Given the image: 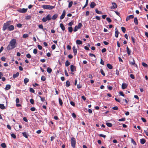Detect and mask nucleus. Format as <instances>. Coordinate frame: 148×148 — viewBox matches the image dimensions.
Segmentation results:
<instances>
[{
  "mask_svg": "<svg viewBox=\"0 0 148 148\" xmlns=\"http://www.w3.org/2000/svg\"><path fill=\"white\" fill-rule=\"evenodd\" d=\"M11 24V21H10L7 22L5 23H4L3 24L2 28L3 30L5 31L7 29L9 31L13 30L14 29V26L12 25H10Z\"/></svg>",
  "mask_w": 148,
  "mask_h": 148,
  "instance_id": "1",
  "label": "nucleus"
},
{
  "mask_svg": "<svg viewBox=\"0 0 148 148\" xmlns=\"http://www.w3.org/2000/svg\"><path fill=\"white\" fill-rule=\"evenodd\" d=\"M16 40L15 39H12L9 42V44L7 47V49L8 50H10L16 47Z\"/></svg>",
  "mask_w": 148,
  "mask_h": 148,
  "instance_id": "2",
  "label": "nucleus"
},
{
  "mask_svg": "<svg viewBox=\"0 0 148 148\" xmlns=\"http://www.w3.org/2000/svg\"><path fill=\"white\" fill-rule=\"evenodd\" d=\"M42 7L43 9L49 10H51L54 8V6H52L50 5H43Z\"/></svg>",
  "mask_w": 148,
  "mask_h": 148,
  "instance_id": "3",
  "label": "nucleus"
},
{
  "mask_svg": "<svg viewBox=\"0 0 148 148\" xmlns=\"http://www.w3.org/2000/svg\"><path fill=\"white\" fill-rule=\"evenodd\" d=\"M71 146L73 148H75L76 144V140L74 137H72L71 139Z\"/></svg>",
  "mask_w": 148,
  "mask_h": 148,
  "instance_id": "4",
  "label": "nucleus"
},
{
  "mask_svg": "<svg viewBox=\"0 0 148 148\" xmlns=\"http://www.w3.org/2000/svg\"><path fill=\"white\" fill-rule=\"evenodd\" d=\"M27 9L22 8L19 9L18 10V11L20 13H25L27 12Z\"/></svg>",
  "mask_w": 148,
  "mask_h": 148,
  "instance_id": "5",
  "label": "nucleus"
},
{
  "mask_svg": "<svg viewBox=\"0 0 148 148\" xmlns=\"http://www.w3.org/2000/svg\"><path fill=\"white\" fill-rule=\"evenodd\" d=\"M112 6L111 7V9H115L117 8V5L114 2L112 3Z\"/></svg>",
  "mask_w": 148,
  "mask_h": 148,
  "instance_id": "6",
  "label": "nucleus"
},
{
  "mask_svg": "<svg viewBox=\"0 0 148 148\" xmlns=\"http://www.w3.org/2000/svg\"><path fill=\"white\" fill-rule=\"evenodd\" d=\"M66 14V11L65 10H64L63 11L62 13V14L61 16L60 17V19L62 20L64 18Z\"/></svg>",
  "mask_w": 148,
  "mask_h": 148,
  "instance_id": "7",
  "label": "nucleus"
},
{
  "mask_svg": "<svg viewBox=\"0 0 148 148\" xmlns=\"http://www.w3.org/2000/svg\"><path fill=\"white\" fill-rule=\"evenodd\" d=\"M73 52L74 53V55L75 56L77 54V48H75V47L74 46L73 47Z\"/></svg>",
  "mask_w": 148,
  "mask_h": 148,
  "instance_id": "8",
  "label": "nucleus"
},
{
  "mask_svg": "<svg viewBox=\"0 0 148 148\" xmlns=\"http://www.w3.org/2000/svg\"><path fill=\"white\" fill-rule=\"evenodd\" d=\"M134 18V16L133 15H130L128 16L126 18V20L127 21L130 20L131 18Z\"/></svg>",
  "mask_w": 148,
  "mask_h": 148,
  "instance_id": "9",
  "label": "nucleus"
},
{
  "mask_svg": "<svg viewBox=\"0 0 148 148\" xmlns=\"http://www.w3.org/2000/svg\"><path fill=\"white\" fill-rule=\"evenodd\" d=\"M23 136L26 138L28 137V133L26 132H24L22 133Z\"/></svg>",
  "mask_w": 148,
  "mask_h": 148,
  "instance_id": "10",
  "label": "nucleus"
},
{
  "mask_svg": "<svg viewBox=\"0 0 148 148\" xmlns=\"http://www.w3.org/2000/svg\"><path fill=\"white\" fill-rule=\"evenodd\" d=\"M75 69L76 68L73 65H72L71 66V72H74Z\"/></svg>",
  "mask_w": 148,
  "mask_h": 148,
  "instance_id": "11",
  "label": "nucleus"
},
{
  "mask_svg": "<svg viewBox=\"0 0 148 148\" xmlns=\"http://www.w3.org/2000/svg\"><path fill=\"white\" fill-rule=\"evenodd\" d=\"M127 85L125 83H123L122 85V88L123 89H124L127 87Z\"/></svg>",
  "mask_w": 148,
  "mask_h": 148,
  "instance_id": "12",
  "label": "nucleus"
},
{
  "mask_svg": "<svg viewBox=\"0 0 148 148\" xmlns=\"http://www.w3.org/2000/svg\"><path fill=\"white\" fill-rule=\"evenodd\" d=\"M130 64L134 65L135 64V61L133 58H132L131 60H130L129 61Z\"/></svg>",
  "mask_w": 148,
  "mask_h": 148,
  "instance_id": "13",
  "label": "nucleus"
},
{
  "mask_svg": "<svg viewBox=\"0 0 148 148\" xmlns=\"http://www.w3.org/2000/svg\"><path fill=\"white\" fill-rule=\"evenodd\" d=\"M96 5L95 3L93 2H92L90 4V7L91 8H93Z\"/></svg>",
  "mask_w": 148,
  "mask_h": 148,
  "instance_id": "14",
  "label": "nucleus"
},
{
  "mask_svg": "<svg viewBox=\"0 0 148 148\" xmlns=\"http://www.w3.org/2000/svg\"><path fill=\"white\" fill-rule=\"evenodd\" d=\"M115 36L116 38H118L119 36V32L116 28L115 29Z\"/></svg>",
  "mask_w": 148,
  "mask_h": 148,
  "instance_id": "15",
  "label": "nucleus"
},
{
  "mask_svg": "<svg viewBox=\"0 0 148 148\" xmlns=\"http://www.w3.org/2000/svg\"><path fill=\"white\" fill-rule=\"evenodd\" d=\"M60 26L63 31H64L65 29V27L62 23H60Z\"/></svg>",
  "mask_w": 148,
  "mask_h": 148,
  "instance_id": "16",
  "label": "nucleus"
},
{
  "mask_svg": "<svg viewBox=\"0 0 148 148\" xmlns=\"http://www.w3.org/2000/svg\"><path fill=\"white\" fill-rule=\"evenodd\" d=\"M19 74V73L18 72H17L16 74H14L13 75V77L14 78H15L18 77Z\"/></svg>",
  "mask_w": 148,
  "mask_h": 148,
  "instance_id": "17",
  "label": "nucleus"
},
{
  "mask_svg": "<svg viewBox=\"0 0 148 148\" xmlns=\"http://www.w3.org/2000/svg\"><path fill=\"white\" fill-rule=\"evenodd\" d=\"M126 49L127 54L128 55H130L131 54V51L130 50L128 46L127 47Z\"/></svg>",
  "mask_w": 148,
  "mask_h": 148,
  "instance_id": "18",
  "label": "nucleus"
},
{
  "mask_svg": "<svg viewBox=\"0 0 148 148\" xmlns=\"http://www.w3.org/2000/svg\"><path fill=\"white\" fill-rule=\"evenodd\" d=\"M58 16V14H56L52 16V19L53 20H55L57 18Z\"/></svg>",
  "mask_w": 148,
  "mask_h": 148,
  "instance_id": "19",
  "label": "nucleus"
},
{
  "mask_svg": "<svg viewBox=\"0 0 148 148\" xmlns=\"http://www.w3.org/2000/svg\"><path fill=\"white\" fill-rule=\"evenodd\" d=\"M146 142V140L144 138H142L140 139V143L141 144H143Z\"/></svg>",
  "mask_w": 148,
  "mask_h": 148,
  "instance_id": "20",
  "label": "nucleus"
},
{
  "mask_svg": "<svg viewBox=\"0 0 148 148\" xmlns=\"http://www.w3.org/2000/svg\"><path fill=\"white\" fill-rule=\"evenodd\" d=\"M11 88V86L10 84H7L6 85V87L5 88L6 90H8Z\"/></svg>",
  "mask_w": 148,
  "mask_h": 148,
  "instance_id": "21",
  "label": "nucleus"
},
{
  "mask_svg": "<svg viewBox=\"0 0 148 148\" xmlns=\"http://www.w3.org/2000/svg\"><path fill=\"white\" fill-rule=\"evenodd\" d=\"M51 15L50 14H48L46 17V18L47 20L49 21L51 20Z\"/></svg>",
  "mask_w": 148,
  "mask_h": 148,
  "instance_id": "22",
  "label": "nucleus"
},
{
  "mask_svg": "<svg viewBox=\"0 0 148 148\" xmlns=\"http://www.w3.org/2000/svg\"><path fill=\"white\" fill-rule=\"evenodd\" d=\"M70 82L68 80L67 81L66 83V87H69L70 85Z\"/></svg>",
  "mask_w": 148,
  "mask_h": 148,
  "instance_id": "23",
  "label": "nucleus"
},
{
  "mask_svg": "<svg viewBox=\"0 0 148 148\" xmlns=\"http://www.w3.org/2000/svg\"><path fill=\"white\" fill-rule=\"evenodd\" d=\"M76 43L78 45H81L82 44V41L80 40H77Z\"/></svg>",
  "mask_w": 148,
  "mask_h": 148,
  "instance_id": "24",
  "label": "nucleus"
},
{
  "mask_svg": "<svg viewBox=\"0 0 148 148\" xmlns=\"http://www.w3.org/2000/svg\"><path fill=\"white\" fill-rule=\"evenodd\" d=\"M95 12L99 14H103V13L101 11H99L97 9H95Z\"/></svg>",
  "mask_w": 148,
  "mask_h": 148,
  "instance_id": "25",
  "label": "nucleus"
},
{
  "mask_svg": "<svg viewBox=\"0 0 148 148\" xmlns=\"http://www.w3.org/2000/svg\"><path fill=\"white\" fill-rule=\"evenodd\" d=\"M107 66L108 68L109 69H112V66L111 64H107Z\"/></svg>",
  "mask_w": 148,
  "mask_h": 148,
  "instance_id": "26",
  "label": "nucleus"
},
{
  "mask_svg": "<svg viewBox=\"0 0 148 148\" xmlns=\"http://www.w3.org/2000/svg\"><path fill=\"white\" fill-rule=\"evenodd\" d=\"M134 22L136 25H137L138 24V20L136 17L134 18Z\"/></svg>",
  "mask_w": 148,
  "mask_h": 148,
  "instance_id": "27",
  "label": "nucleus"
},
{
  "mask_svg": "<svg viewBox=\"0 0 148 148\" xmlns=\"http://www.w3.org/2000/svg\"><path fill=\"white\" fill-rule=\"evenodd\" d=\"M59 102L60 105L61 106H62L63 104V102H62V99L60 98H59Z\"/></svg>",
  "mask_w": 148,
  "mask_h": 148,
  "instance_id": "28",
  "label": "nucleus"
},
{
  "mask_svg": "<svg viewBox=\"0 0 148 148\" xmlns=\"http://www.w3.org/2000/svg\"><path fill=\"white\" fill-rule=\"evenodd\" d=\"M68 29L70 33H71L72 32L73 30V29L72 27H68Z\"/></svg>",
  "mask_w": 148,
  "mask_h": 148,
  "instance_id": "29",
  "label": "nucleus"
},
{
  "mask_svg": "<svg viewBox=\"0 0 148 148\" xmlns=\"http://www.w3.org/2000/svg\"><path fill=\"white\" fill-rule=\"evenodd\" d=\"M47 71L48 73H50L51 72L52 70L51 68L49 67H48L47 68Z\"/></svg>",
  "mask_w": 148,
  "mask_h": 148,
  "instance_id": "30",
  "label": "nucleus"
},
{
  "mask_svg": "<svg viewBox=\"0 0 148 148\" xmlns=\"http://www.w3.org/2000/svg\"><path fill=\"white\" fill-rule=\"evenodd\" d=\"M70 64V63L68 60H66L65 62V65L66 66H68Z\"/></svg>",
  "mask_w": 148,
  "mask_h": 148,
  "instance_id": "31",
  "label": "nucleus"
},
{
  "mask_svg": "<svg viewBox=\"0 0 148 148\" xmlns=\"http://www.w3.org/2000/svg\"><path fill=\"white\" fill-rule=\"evenodd\" d=\"M29 81V79L28 78H25L24 79V83L25 84H26Z\"/></svg>",
  "mask_w": 148,
  "mask_h": 148,
  "instance_id": "32",
  "label": "nucleus"
},
{
  "mask_svg": "<svg viewBox=\"0 0 148 148\" xmlns=\"http://www.w3.org/2000/svg\"><path fill=\"white\" fill-rule=\"evenodd\" d=\"M106 125L108 127H112V124L111 123H106Z\"/></svg>",
  "mask_w": 148,
  "mask_h": 148,
  "instance_id": "33",
  "label": "nucleus"
},
{
  "mask_svg": "<svg viewBox=\"0 0 148 148\" xmlns=\"http://www.w3.org/2000/svg\"><path fill=\"white\" fill-rule=\"evenodd\" d=\"M82 25L81 23H79L78 26H77V27L79 29L82 27Z\"/></svg>",
  "mask_w": 148,
  "mask_h": 148,
  "instance_id": "34",
  "label": "nucleus"
},
{
  "mask_svg": "<svg viewBox=\"0 0 148 148\" xmlns=\"http://www.w3.org/2000/svg\"><path fill=\"white\" fill-rule=\"evenodd\" d=\"M5 106L3 104H0V108L3 110L5 109Z\"/></svg>",
  "mask_w": 148,
  "mask_h": 148,
  "instance_id": "35",
  "label": "nucleus"
},
{
  "mask_svg": "<svg viewBox=\"0 0 148 148\" xmlns=\"http://www.w3.org/2000/svg\"><path fill=\"white\" fill-rule=\"evenodd\" d=\"M73 3V2L72 1H70L68 7L69 8H70L72 6Z\"/></svg>",
  "mask_w": 148,
  "mask_h": 148,
  "instance_id": "36",
  "label": "nucleus"
},
{
  "mask_svg": "<svg viewBox=\"0 0 148 148\" xmlns=\"http://www.w3.org/2000/svg\"><path fill=\"white\" fill-rule=\"evenodd\" d=\"M100 72L101 74L103 75V76L105 75V74L104 73L103 70L102 69H101L100 70Z\"/></svg>",
  "mask_w": 148,
  "mask_h": 148,
  "instance_id": "37",
  "label": "nucleus"
},
{
  "mask_svg": "<svg viewBox=\"0 0 148 148\" xmlns=\"http://www.w3.org/2000/svg\"><path fill=\"white\" fill-rule=\"evenodd\" d=\"M1 147L3 148H5L6 147V145L5 143H2L1 144Z\"/></svg>",
  "mask_w": 148,
  "mask_h": 148,
  "instance_id": "38",
  "label": "nucleus"
},
{
  "mask_svg": "<svg viewBox=\"0 0 148 148\" xmlns=\"http://www.w3.org/2000/svg\"><path fill=\"white\" fill-rule=\"evenodd\" d=\"M131 142L134 145H136V143L135 141L132 138L131 139Z\"/></svg>",
  "mask_w": 148,
  "mask_h": 148,
  "instance_id": "39",
  "label": "nucleus"
},
{
  "mask_svg": "<svg viewBox=\"0 0 148 148\" xmlns=\"http://www.w3.org/2000/svg\"><path fill=\"white\" fill-rule=\"evenodd\" d=\"M39 97H40V98L41 100L43 102L45 101V97H42L40 96H39Z\"/></svg>",
  "mask_w": 148,
  "mask_h": 148,
  "instance_id": "40",
  "label": "nucleus"
},
{
  "mask_svg": "<svg viewBox=\"0 0 148 148\" xmlns=\"http://www.w3.org/2000/svg\"><path fill=\"white\" fill-rule=\"evenodd\" d=\"M29 36V35L27 34H24L23 36V37L24 38H26L27 37H28Z\"/></svg>",
  "mask_w": 148,
  "mask_h": 148,
  "instance_id": "41",
  "label": "nucleus"
},
{
  "mask_svg": "<svg viewBox=\"0 0 148 148\" xmlns=\"http://www.w3.org/2000/svg\"><path fill=\"white\" fill-rule=\"evenodd\" d=\"M121 29L123 33H125V32L126 29L125 27H121Z\"/></svg>",
  "mask_w": 148,
  "mask_h": 148,
  "instance_id": "42",
  "label": "nucleus"
},
{
  "mask_svg": "<svg viewBox=\"0 0 148 148\" xmlns=\"http://www.w3.org/2000/svg\"><path fill=\"white\" fill-rule=\"evenodd\" d=\"M29 91L31 92H32L33 93H35V91L33 89V88H30L29 89Z\"/></svg>",
  "mask_w": 148,
  "mask_h": 148,
  "instance_id": "43",
  "label": "nucleus"
},
{
  "mask_svg": "<svg viewBox=\"0 0 148 148\" xmlns=\"http://www.w3.org/2000/svg\"><path fill=\"white\" fill-rule=\"evenodd\" d=\"M16 26L17 27H18V28H21L22 27V25L21 23H19L18 24H17L16 25Z\"/></svg>",
  "mask_w": 148,
  "mask_h": 148,
  "instance_id": "44",
  "label": "nucleus"
},
{
  "mask_svg": "<svg viewBox=\"0 0 148 148\" xmlns=\"http://www.w3.org/2000/svg\"><path fill=\"white\" fill-rule=\"evenodd\" d=\"M106 20L109 23H110L112 21L111 20L109 17L106 18Z\"/></svg>",
  "mask_w": 148,
  "mask_h": 148,
  "instance_id": "45",
  "label": "nucleus"
},
{
  "mask_svg": "<svg viewBox=\"0 0 148 148\" xmlns=\"http://www.w3.org/2000/svg\"><path fill=\"white\" fill-rule=\"evenodd\" d=\"M142 65L144 67H148V65L145 63L144 62H143L142 63Z\"/></svg>",
  "mask_w": 148,
  "mask_h": 148,
  "instance_id": "46",
  "label": "nucleus"
},
{
  "mask_svg": "<svg viewBox=\"0 0 148 148\" xmlns=\"http://www.w3.org/2000/svg\"><path fill=\"white\" fill-rule=\"evenodd\" d=\"M125 118H123L121 119H119L118 120L119 121H125Z\"/></svg>",
  "mask_w": 148,
  "mask_h": 148,
  "instance_id": "47",
  "label": "nucleus"
},
{
  "mask_svg": "<svg viewBox=\"0 0 148 148\" xmlns=\"http://www.w3.org/2000/svg\"><path fill=\"white\" fill-rule=\"evenodd\" d=\"M41 80L44 81L46 80V77L44 76H42L41 77Z\"/></svg>",
  "mask_w": 148,
  "mask_h": 148,
  "instance_id": "48",
  "label": "nucleus"
},
{
  "mask_svg": "<svg viewBox=\"0 0 148 148\" xmlns=\"http://www.w3.org/2000/svg\"><path fill=\"white\" fill-rule=\"evenodd\" d=\"M47 21V19H46V17H44L42 19V21L44 22H46Z\"/></svg>",
  "mask_w": 148,
  "mask_h": 148,
  "instance_id": "49",
  "label": "nucleus"
},
{
  "mask_svg": "<svg viewBox=\"0 0 148 148\" xmlns=\"http://www.w3.org/2000/svg\"><path fill=\"white\" fill-rule=\"evenodd\" d=\"M73 23H74V22L73 21H72L68 23V25L69 26H71L73 24Z\"/></svg>",
  "mask_w": 148,
  "mask_h": 148,
  "instance_id": "50",
  "label": "nucleus"
},
{
  "mask_svg": "<svg viewBox=\"0 0 148 148\" xmlns=\"http://www.w3.org/2000/svg\"><path fill=\"white\" fill-rule=\"evenodd\" d=\"M33 53L35 54H36L37 53V50L36 49H34L33 50Z\"/></svg>",
  "mask_w": 148,
  "mask_h": 148,
  "instance_id": "51",
  "label": "nucleus"
},
{
  "mask_svg": "<svg viewBox=\"0 0 148 148\" xmlns=\"http://www.w3.org/2000/svg\"><path fill=\"white\" fill-rule=\"evenodd\" d=\"M11 137L13 138H14L15 139L16 138V135L14 134H11Z\"/></svg>",
  "mask_w": 148,
  "mask_h": 148,
  "instance_id": "52",
  "label": "nucleus"
},
{
  "mask_svg": "<svg viewBox=\"0 0 148 148\" xmlns=\"http://www.w3.org/2000/svg\"><path fill=\"white\" fill-rule=\"evenodd\" d=\"M26 57L28 58H31V56L29 53H28L26 55Z\"/></svg>",
  "mask_w": 148,
  "mask_h": 148,
  "instance_id": "53",
  "label": "nucleus"
},
{
  "mask_svg": "<svg viewBox=\"0 0 148 148\" xmlns=\"http://www.w3.org/2000/svg\"><path fill=\"white\" fill-rule=\"evenodd\" d=\"M38 27L41 29H43V26L42 25H38Z\"/></svg>",
  "mask_w": 148,
  "mask_h": 148,
  "instance_id": "54",
  "label": "nucleus"
},
{
  "mask_svg": "<svg viewBox=\"0 0 148 148\" xmlns=\"http://www.w3.org/2000/svg\"><path fill=\"white\" fill-rule=\"evenodd\" d=\"M37 47L38 49L40 50H42V47L39 45H37Z\"/></svg>",
  "mask_w": 148,
  "mask_h": 148,
  "instance_id": "55",
  "label": "nucleus"
},
{
  "mask_svg": "<svg viewBox=\"0 0 148 148\" xmlns=\"http://www.w3.org/2000/svg\"><path fill=\"white\" fill-rule=\"evenodd\" d=\"M56 47V45H52L51 48L53 50H54L55 49Z\"/></svg>",
  "mask_w": 148,
  "mask_h": 148,
  "instance_id": "56",
  "label": "nucleus"
},
{
  "mask_svg": "<svg viewBox=\"0 0 148 148\" xmlns=\"http://www.w3.org/2000/svg\"><path fill=\"white\" fill-rule=\"evenodd\" d=\"M99 136L100 137H103L104 138H106V135H103V134H99Z\"/></svg>",
  "mask_w": 148,
  "mask_h": 148,
  "instance_id": "57",
  "label": "nucleus"
},
{
  "mask_svg": "<svg viewBox=\"0 0 148 148\" xmlns=\"http://www.w3.org/2000/svg\"><path fill=\"white\" fill-rule=\"evenodd\" d=\"M78 29H79L77 27V26H76L74 29V32H76L77 31Z\"/></svg>",
  "mask_w": 148,
  "mask_h": 148,
  "instance_id": "58",
  "label": "nucleus"
},
{
  "mask_svg": "<svg viewBox=\"0 0 148 148\" xmlns=\"http://www.w3.org/2000/svg\"><path fill=\"white\" fill-rule=\"evenodd\" d=\"M112 109L115 110H118V108L117 106H115L112 108Z\"/></svg>",
  "mask_w": 148,
  "mask_h": 148,
  "instance_id": "59",
  "label": "nucleus"
},
{
  "mask_svg": "<svg viewBox=\"0 0 148 148\" xmlns=\"http://www.w3.org/2000/svg\"><path fill=\"white\" fill-rule=\"evenodd\" d=\"M130 77L132 79H134L135 78V77L134 75L132 74H131L130 75Z\"/></svg>",
  "mask_w": 148,
  "mask_h": 148,
  "instance_id": "60",
  "label": "nucleus"
},
{
  "mask_svg": "<svg viewBox=\"0 0 148 148\" xmlns=\"http://www.w3.org/2000/svg\"><path fill=\"white\" fill-rule=\"evenodd\" d=\"M70 103L71 104L72 106H75V103L74 102H73L72 101H70Z\"/></svg>",
  "mask_w": 148,
  "mask_h": 148,
  "instance_id": "61",
  "label": "nucleus"
},
{
  "mask_svg": "<svg viewBox=\"0 0 148 148\" xmlns=\"http://www.w3.org/2000/svg\"><path fill=\"white\" fill-rule=\"evenodd\" d=\"M131 40L132 41L133 43L134 44L135 43V40H134V38L132 36V37H131Z\"/></svg>",
  "mask_w": 148,
  "mask_h": 148,
  "instance_id": "62",
  "label": "nucleus"
},
{
  "mask_svg": "<svg viewBox=\"0 0 148 148\" xmlns=\"http://www.w3.org/2000/svg\"><path fill=\"white\" fill-rule=\"evenodd\" d=\"M77 88H80L82 87V86L81 85H80L79 84H77Z\"/></svg>",
  "mask_w": 148,
  "mask_h": 148,
  "instance_id": "63",
  "label": "nucleus"
},
{
  "mask_svg": "<svg viewBox=\"0 0 148 148\" xmlns=\"http://www.w3.org/2000/svg\"><path fill=\"white\" fill-rule=\"evenodd\" d=\"M30 103L32 104H33L34 103V100L33 99H30Z\"/></svg>",
  "mask_w": 148,
  "mask_h": 148,
  "instance_id": "64",
  "label": "nucleus"
}]
</instances>
